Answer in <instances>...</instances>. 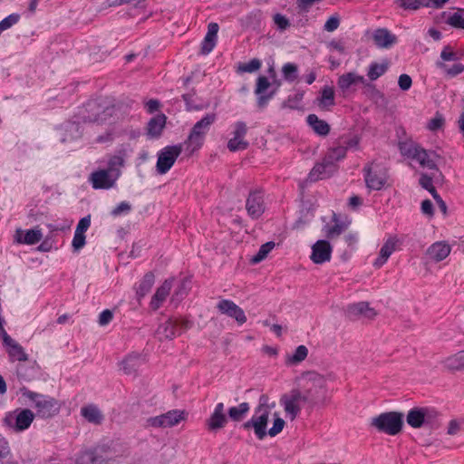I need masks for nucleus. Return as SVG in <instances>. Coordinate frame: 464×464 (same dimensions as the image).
Wrapping results in <instances>:
<instances>
[{"label": "nucleus", "instance_id": "obj_1", "mask_svg": "<svg viewBox=\"0 0 464 464\" xmlns=\"http://www.w3.org/2000/svg\"><path fill=\"white\" fill-rule=\"evenodd\" d=\"M270 399L267 394H261L258 399V405L255 408L254 414L250 420L243 424L245 430L253 429L256 436L259 440H263L267 434L275 437L279 434L284 427L285 420L279 416L277 412H274L273 426L267 430V423L271 415L272 410L275 408V402L270 403Z\"/></svg>", "mask_w": 464, "mask_h": 464}, {"label": "nucleus", "instance_id": "obj_2", "mask_svg": "<svg viewBox=\"0 0 464 464\" xmlns=\"http://www.w3.org/2000/svg\"><path fill=\"white\" fill-rule=\"evenodd\" d=\"M306 380L311 384V387L304 393L299 390H293L290 393L283 395L280 400L281 405L291 420H294L298 416L304 403H309L311 406L315 405L316 401L312 387H314L315 390L325 387L324 377L317 372H308Z\"/></svg>", "mask_w": 464, "mask_h": 464}, {"label": "nucleus", "instance_id": "obj_3", "mask_svg": "<svg viewBox=\"0 0 464 464\" xmlns=\"http://www.w3.org/2000/svg\"><path fill=\"white\" fill-rule=\"evenodd\" d=\"M124 164L125 153L119 151L109 158L107 169L95 170L90 175L89 182L94 189H110L115 187Z\"/></svg>", "mask_w": 464, "mask_h": 464}, {"label": "nucleus", "instance_id": "obj_4", "mask_svg": "<svg viewBox=\"0 0 464 464\" xmlns=\"http://www.w3.org/2000/svg\"><path fill=\"white\" fill-rule=\"evenodd\" d=\"M347 148L339 146L330 149L321 162L316 163L311 169L308 179L310 181H317L327 179L338 169L337 162L346 156Z\"/></svg>", "mask_w": 464, "mask_h": 464}, {"label": "nucleus", "instance_id": "obj_5", "mask_svg": "<svg viewBox=\"0 0 464 464\" xmlns=\"http://www.w3.org/2000/svg\"><path fill=\"white\" fill-rule=\"evenodd\" d=\"M371 426L388 435H397L403 426V414L397 411L381 413L371 420Z\"/></svg>", "mask_w": 464, "mask_h": 464}, {"label": "nucleus", "instance_id": "obj_6", "mask_svg": "<svg viewBox=\"0 0 464 464\" xmlns=\"http://www.w3.org/2000/svg\"><path fill=\"white\" fill-rule=\"evenodd\" d=\"M216 121V113L210 112L207 113L194 124L186 141L188 146L191 148V151H195L202 147L207 133Z\"/></svg>", "mask_w": 464, "mask_h": 464}, {"label": "nucleus", "instance_id": "obj_7", "mask_svg": "<svg viewBox=\"0 0 464 464\" xmlns=\"http://www.w3.org/2000/svg\"><path fill=\"white\" fill-rule=\"evenodd\" d=\"M22 392L24 397L33 401L34 407L35 408L39 417L50 418L58 412L59 406L55 399L26 389Z\"/></svg>", "mask_w": 464, "mask_h": 464}, {"label": "nucleus", "instance_id": "obj_8", "mask_svg": "<svg viewBox=\"0 0 464 464\" xmlns=\"http://www.w3.org/2000/svg\"><path fill=\"white\" fill-rule=\"evenodd\" d=\"M439 412L431 407H415L408 411L406 416L407 423L419 429L422 426H432L436 423Z\"/></svg>", "mask_w": 464, "mask_h": 464}, {"label": "nucleus", "instance_id": "obj_9", "mask_svg": "<svg viewBox=\"0 0 464 464\" xmlns=\"http://www.w3.org/2000/svg\"><path fill=\"white\" fill-rule=\"evenodd\" d=\"M366 187L371 190H381L387 181V172L381 164L371 162L363 169Z\"/></svg>", "mask_w": 464, "mask_h": 464}, {"label": "nucleus", "instance_id": "obj_10", "mask_svg": "<svg viewBox=\"0 0 464 464\" xmlns=\"http://www.w3.org/2000/svg\"><path fill=\"white\" fill-rule=\"evenodd\" d=\"M34 413L29 409H17L6 415L5 422L15 431H23L30 427Z\"/></svg>", "mask_w": 464, "mask_h": 464}, {"label": "nucleus", "instance_id": "obj_11", "mask_svg": "<svg viewBox=\"0 0 464 464\" xmlns=\"http://www.w3.org/2000/svg\"><path fill=\"white\" fill-rule=\"evenodd\" d=\"M182 151L181 145L167 146L158 154L156 169L158 173H167Z\"/></svg>", "mask_w": 464, "mask_h": 464}, {"label": "nucleus", "instance_id": "obj_12", "mask_svg": "<svg viewBox=\"0 0 464 464\" xmlns=\"http://www.w3.org/2000/svg\"><path fill=\"white\" fill-rule=\"evenodd\" d=\"M184 411H169L164 414L150 417L147 420V426L153 428H170L186 419Z\"/></svg>", "mask_w": 464, "mask_h": 464}, {"label": "nucleus", "instance_id": "obj_13", "mask_svg": "<svg viewBox=\"0 0 464 464\" xmlns=\"http://www.w3.org/2000/svg\"><path fill=\"white\" fill-rule=\"evenodd\" d=\"M88 108L90 111L93 112L92 115H89L87 117L89 121L99 123H113L114 120H111V118H118L117 115L119 109L115 106L106 107L101 110V107L97 103L92 102L88 104Z\"/></svg>", "mask_w": 464, "mask_h": 464}, {"label": "nucleus", "instance_id": "obj_14", "mask_svg": "<svg viewBox=\"0 0 464 464\" xmlns=\"http://www.w3.org/2000/svg\"><path fill=\"white\" fill-rule=\"evenodd\" d=\"M188 324V321L179 322L177 319H169L159 326L157 334L160 339H172L180 334L183 329H187Z\"/></svg>", "mask_w": 464, "mask_h": 464}, {"label": "nucleus", "instance_id": "obj_15", "mask_svg": "<svg viewBox=\"0 0 464 464\" xmlns=\"http://www.w3.org/2000/svg\"><path fill=\"white\" fill-rule=\"evenodd\" d=\"M217 308L221 314L235 319L240 325L246 322L244 310L231 300H220L217 304Z\"/></svg>", "mask_w": 464, "mask_h": 464}, {"label": "nucleus", "instance_id": "obj_16", "mask_svg": "<svg viewBox=\"0 0 464 464\" xmlns=\"http://www.w3.org/2000/svg\"><path fill=\"white\" fill-rule=\"evenodd\" d=\"M0 335L11 361L25 362L28 360V355L24 348L9 336L5 330H3Z\"/></svg>", "mask_w": 464, "mask_h": 464}, {"label": "nucleus", "instance_id": "obj_17", "mask_svg": "<svg viewBox=\"0 0 464 464\" xmlns=\"http://www.w3.org/2000/svg\"><path fill=\"white\" fill-rule=\"evenodd\" d=\"M246 208L247 214L253 218L256 219L265 212L264 195L261 190H254L250 192L246 202Z\"/></svg>", "mask_w": 464, "mask_h": 464}, {"label": "nucleus", "instance_id": "obj_18", "mask_svg": "<svg viewBox=\"0 0 464 464\" xmlns=\"http://www.w3.org/2000/svg\"><path fill=\"white\" fill-rule=\"evenodd\" d=\"M346 313L351 319L372 320L377 312L367 302H359L347 306Z\"/></svg>", "mask_w": 464, "mask_h": 464}, {"label": "nucleus", "instance_id": "obj_19", "mask_svg": "<svg viewBox=\"0 0 464 464\" xmlns=\"http://www.w3.org/2000/svg\"><path fill=\"white\" fill-rule=\"evenodd\" d=\"M246 130V123L243 121L236 122L233 131L234 137L227 142V148L230 151L243 150L247 148L248 142L245 140Z\"/></svg>", "mask_w": 464, "mask_h": 464}, {"label": "nucleus", "instance_id": "obj_20", "mask_svg": "<svg viewBox=\"0 0 464 464\" xmlns=\"http://www.w3.org/2000/svg\"><path fill=\"white\" fill-rule=\"evenodd\" d=\"M332 246L327 240H318L312 246L311 260L321 265L331 260Z\"/></svg>", "mask_w": 464, "mask_h": 464}, {"label": "nucleus", "instance_id": "obj_21", "mask_svg": "<svg viewBox=\"0 0 464 464\" xmlns=\"http://www.w3.org/2000/svg\"><path fill=\"white\" fill-rule=\"evenodd\" d=\"M227 423V417L225 413V405L223 402H218L209 418L206 420L207 428L210 431H217L223 429Z\"/></svg>", "mask_w": 464, "mask_h": 464}, {"label": "nucleus", "instance_id": "obj_22", "mask_svg": "<svg viewBox=\"0 0 464 464\" xmlns=\"http://www.w3.org/2000/svg\"><path fill=\"white\" fill-rule=\"evenodd\" d=\"M80 414L86 422L93 426H100L105 420V415L102 411L93 403L83 405L80 410Z\"/></svg>", "mask_w": 464, "mask_h": 464}, {"label": "nucleus", "instance_id": "obj_23", "mask_svg": "<svg viewBox=\"0 0 464 464\" xmlns=\"http://www.w3.org/2000/svg\"><path fill=\"white\" fill-rule=\"evenodd\" d=\"M450 252L451 246L448 242L437 241L427 248L426 255L430 260L434 262H440L446 259Z\"/></svg>", "mask_w": 464, "mask_h": 464}, {"label": "nucleus", "instance_id": "obj_24", "mask_svg": "<svg viewBox=\"0 0 464 464\" xmlns=\"http://www.w3.org/2000/svg\"><path fill=\"white\" fill-rule=\"evenodd\" d=\"M398 244L396 237H389L382 246L379 253V256L373 262V266L377 268L382 267L395 251Z\"/></svg>", "mask_w": 464, "mask_h": 464}, {"label": "nucleus", "instance_id": "obj_25", "mask_svg": "<svg viewBox=\"0 0 464 464\" xmlns=\"http://www.w3.org/2000/svg\"><path fill=\"white\" fill-rule=\"evenodd\" d=\"M142 362L141 355L132 353L120 362V369L127 375L136 374Z\"/></svg>", "mask_w": 464, "mask_h": 464}, {"label": "nucleus", "instance_id": "obj_26", "mask_svg": "<svg viewBox=\"0 0 464 464\" xmlns=\"http://www.w3.org/2000/svg\"><path fill=\"white\" fill-rule=\"evenodd\" d=\"M219 26L217 23L208 25L207 34L201 43V53L208 54L216 46Z\"/></svg>", "mask_w": 464, "mask_h": 464}, {"label": "nucleus", "instance_id": "obj_27", "mask_svg": "<svg viewBox=\"0 0 464 464\" xmlns=\"http://www.w3.org/2000/svg\"><path fill=\"white\" fill-rule=\"evenodd\" d=\"M173 284V279H167L163 284L156 290V293L152 296L150 306L153 310H157L160 307L162 303L166 300L169 295Z\"/></svg>", "mask_w": 464, "mask_h": 464}, {"label": "nucleus", "instance_id": "obj_28", "mask_svg": "<svg viewBox=\"0 0 464 464\" xmlns=\"http://www.w3.org/2000/svg\"><path fill=\"white\" fill-rule=\"evenodd\" d=\"M441 363L450 372L464 371V350L446 357Z\"/></svg>", "mask_w": 464, "mask_h": 464}, {"label": "nucleus", "instance_id": "obj_29", "mask_svg": "<svg viewBox=\"0 0 464 464\" xmlns=\"http://www.w3.org/2000/svg\"><path fill=\"white\" fill-rule=\"evenodd\" d=\"M373 41L380 48H390L396 43V36L386 28H379L373 33Z\"/></svg>", "mask_w": 464, "mask_h": 464}, {"label": "nucleus", "instance_id": "obj_30", "mask_svg": "<svg viewBox=\"0 0 464 464\" xmlns=\"http://www.w3.org/2000/svg\"><path fill=\"white\" fill-rule=\"evenodd\" d=\"M95 452L99 459L102 460L101 464H113L116 462L119 455L116 453L114 447L111 444H103L95 448Z\"/></svg>", "mask_w": 464, "mask_h": 464}, {"label": "nucleus", "instance_id": "obj_31", "mask_svg": "<svg viewBox=\"0 0 464 464\" xmlns=\"http://www.w3.org/2000/svg\"><path fill=\"white\" fill-rule=\"evenodd\" d=\"M436 158L438 155L433 151H427L421 148L417 151L413 160H416L420 165L423 168H427L430 169H436Z\"/></svg>", "mask_w": 464, "mask_h": 464}, {"label": "nucleus", "instance_id": "obj_32", "mask_svg": "<svg viewBox=\"0 0 464 464\" xmlns=\"http://www.w3.org/2000/svg\"><path fill=\"white\" fill-rule=\"evenodd\" d=\"M318 106L322 110H329L335 104L334 90L331 86H324L321 91V95L317 98Z\"/></svg>", "mask_w": 464, "mask_h": 464}, {"label": "nucleus", "instance_id": "obj_33", "mask_svg": "<svg viewBox=\"0 0 464 464\" xmlns=\"http://www.w3.org/2000/svg\"><path fill=\"white\" fill-rule=\"evenodd\" d=\"M23 231L21 229L16 230V241L20 244L34 245L38 243L43 234L40 229H29L25 232L24 237H22Z\"/></svg>", "mask_w": 464, "mask_h": 464}, {"label": "nucleus", "instance_id": "obj_34", "mask_svg": "<svg viewBox=\"0 0 464 464\" xmlns=\"http://www.w3.org/2000/svg\"><path fill=\"white\" fill-rule=\"evenodd\" d=\"M306 121L315 133L321 136H326L330 131L329 124L320 120L315 114H309Z\"/></svg>", "mask_w": 464, "mask_h": 464}, {"label": "nucleus", "instance_id": "obj_35", "mask_svg": "<svg viewBox=\"0 0 464 464\" xmlns=\"http://www.w3.org/2000/svg\"><path fill=\"white\" fill-rule=\"evenodd\" d=\"M166 118L164 115H158L150 119L148 123V135L150 137H159L165 126Z\"/></svg>", "mask_w": 464, "mask_h": 464}, {"label": "nucleus", "instance_id": "obj_36", "mask_svg": "<svg viewBox=\"0 0 464 464\" xmlns=\"http://www.w3.org/2000/svg\"><path fill=\"white\" fill-rule=\"evenodd\" d=\"M365 80L363 76L357 75L354 72H348L343 74L338 79V86L343 91L348 90L353 84L357 82L364 83Z\"/></svg>", "mask_w": 464, "mask_h": 464}, {"label": "nucleus", "instance_id": "obj_37", "mask_svg": "<svg viewBox=\"0 0 464 464\" xmlns=\"http://www.w3.org/2000/svg\"><path fill=\"white\" fill-rule=\"evenodd\" d=\"M308 355V349L304 345H299L296 347L295 352L291 354H287L285 357V363L287 365H296L303 361L305 360V358Z\"/></svg>", "mask_w": 464, "mask_h": 464}, {"label": "nucleus", "instance_id": "obj_38", "mask_svg": "<svg viewBox=\"0 0 464 464\" xmlns=\"http://www.w3.org/2000/svg\"><path fill=\"white\" fill-rule=\"evenodd\" d=\"M250 406L247 402H242L237 406H233L228 409V417L233 421H241L246 414L249 411Z\"/></svg>", "mask_w": 464, "mask_h": 464}, {"label": "nucleus", "instance_id": "obj_39", "mask_svg": "<svg viewBox=\"0 0 464 464\" xmlns=\"http://www.w3.org/2000/svg\"><path fill=\"white\" fill-rule=\"evenodd\" d=\"M263 19V13L259 9L253 10L242 19V24L246 27L256 28L260 25Z\"/></svg>", "mask_w": 464, "mask_h": 464}, {"label": "nucleus", "instance_id": "obj_40", "mask_svg": "<svg viewBox=\"0 0 464 464\" xmlns=\"http://www.w3.org/2000/svg\"><path fill=\"white\" fill-rule=\"evenodd\" d=\"M155 281L154 275L152 273H147L142 280L140 282L139 286L137 288V295L139 297L145 296L150 290L151 289Z\"/></svg>", "mask_w": 464, "mask_h": 464}, {"label": "nucleus", "instance_id": "obj_41", "mask_svg": "<svg viewBox=\"0 0 464 464\" xmlns=\"http://www.w3.org/2000/svg\"><path fill=\"white\" fill-rule=\"evenodd\" d=\"M102 460L97 457L95 449L84 450L76 459L75 464H101Z\"/></svg>", "mask_w": 464, "mask_h": 464}, {"label": "nucleus", "instance_id": "obj_42", "mask_svg": "<svg viewBox=\"0 0 464 464\" xmlns=\"http://www.w3.org/2000/svg\"><path fill=\"white\" fill-rule=\"evenodd\" d=\"M395 4L405 10H418L421 6L429 7L427 0H396Z\"/></svg>", "mask_w": 464, "mask_h": 464}, {"label": "nucleus", "instance_id": "obj_43", "mask_svg": "<svg viewBox=\"0 0 464 464\" xmlns=\"http://www.w3.org/2000/svg\"><path fill=\"white\" fill-rule=\"evenodd\" d=\"M387 70H388L387 63H373L370 65L367 75L370 78V80L375 81L379 77L383 75Z\"/></svg>", "mask_w": 464, "mask_h": 464}, {"label": "nucleus", "instance_id": "obj_44", "mask_svg": "<svg viewBox=\"0 0 464 464\" xmlns=\"http://www.w3.org/2000/svg\"><path fill=\"white\" fill-rule=\"evenodd\" d=\"M399 149L403 156L413 159L420 147L411 141H403L399 143Z\"/></svg>", "mask_w": 464, "mask_h": 464}, {"label": "nucleus", "instance_id": "obj_45", "mask_svg": "<svg viewBox=\"0 0 464 464\" xmlns=\"http://www.w3.org/2000/svg\"><path fill=\"white\" fill-rule=\"evenodd\" d=\"M348 227V223L335 221L333 227H327L325 235L328 238L333 239L340 236Z\"/></svg>", "mask_w": 464, "mask_h": 464}, {"label": "nucleus", "instance_id": "obj_46", "mask_svg": "<svg viewBox=\"0 0 464 464\" xmlns=\"http://www.w3.org/2000/svg\"><path fill=\"white\" fill-rule=\"evenodd\" d=\"M447 24L455 28L464 29V10H459L449 15Z\"/></svg>", "mask_w": 464, "mask_h": 464}, {"label": "nucleus", "instance_id": "obj_47", "mask_svg": "<svg viewBox=\"0 0 464 464\" xmlns=\"http://www.w3.org/2000/svg\"><path fill=\"white\" fill-rule=\"evenodd\" d=\"M274 246H275L274 242H267V243L262 245L261 247L259 248L257 254L252 257L251 262L253 264H257V263L261 262L262 260H264L266 257V256L268 255V253L274 248Z\"/></svg>", "mask_w": 464, "mask_h": 464}, {"label": "nucleus", "instance_id": "obj_48", "mask_svg": "<svg viewBox=\"0 0 464 464\" xmlns=\"http://www.w3.org/2000/svg\"><path fill=\"white\" fill-rule=\"evenodd\" d=\"M437 66L442 69L450 77L457 76L464 71V65L462 63H455L451 67H449L444 63L438 62Z\"/></svg>", "mask_w": 464, "mask_h": 464}, {"label": "nucleus", "instance_id": "obj_49", "mask_svg": "<svg viewBox=\"0 0 464 464\" xmlns=\"http://www.w3.org/2000/svg\"><path fill=\"white\" fill-rule=\"evenodd\" d=\"M297 66L291 63H287L282 67L283 76L288 82H294L297 78Z\"/></svg>", "mask_w": 464, "mask_h": 464}, {"label": "nucleus", "instance_id": "obj_50", "mask_svg": "<svg viewBox=\"0 0 464 464\" xmlns=\"http://www.w3.org/2000/svg\"><path fill=\"white\" fill-rule=\"evenodd\" d=\"M261 67L260 60L254 58L248 63H240L237 67L239 72H254L259 70Z\"/></svg>", "mask_w": 464, "mask_h": 464}, {"label": "nucleus", "instance_id": "obj_51", "mask_svg": "<svg viewBox=\"0 0 464 464\" xmlns=\"http://www.w3.org/2000/svg\"><path fill=\"white\" fill-rule=\"evenodd\" d=\"M341 23V18L338 14H334L331 15L325 22L324 25V30L326 32H334L335 31Z\"/></svg>", "mask_w": 464, "mask_h": 464}, {"label": "nucleus", "instance_id": "obj_52", "mask_svg": "<svg viewBox=\"0 0 464 464\" xmlns=\"http://www.w3.org/2000/svg\"><path fill=\"white\" fill-rule=\"evenodd\" d=\"M420 184L423 188L427 189L432 197L434 196V192H437L433 186L432 177L427 174H421L420 178Z\"/></svg>", "mask_w": 464, "mask_h": 464}, {"label": "nucleus", "instance_id": "obj_53", "mask_svg": "<svg viewBox=\"0 0 464 464\" xmlns=\"http://www.w3.org/2000/svg\"><path fill=\"white\" fill-rule=\"evenodd\" d=\"M273 20L277 29L280 31H285L290 26L289 20L281 14H276Z\"/></svg>", "mask_w": 464, "mask_h": 464}, {"label": "nucleus", "instance_id": "obj_54", "mask_svg": "<svg viewBox=\"0 0 464 464\" xmlns=\"http://www.w3.org/2000/svg\"><path fill=\"white\" fill-rule=\"evenodd\" d=\"M444 118L441 114L437 113L428 123V129L431 131L441 129L444 125Z\"/></svg>", "mask_w": 464, "mask_h": 464}, {"label": "nucleus", "instance_id": "obj_55", "mask_svg": "<svg viewBox=\"0 0 464 464\" xmlns=\"http://www.w3.org/2000/svg\"><path fill=\"white\" fill-rule=\"evenodd\" d=\"M19 20V15L16 14H12L3 19L0 22V32L7 30L8 28L12 27L14 24H15Z\"/></svg>", "mask_w": 464, "mask_h": 464}, {"label": "nucleus", "instance_id": "obj_56", "mask_svg": "<svg viewBox=\"0 0 464 464\" xmlns=\"http://www.w3.org/2000/svg\"><path fill=\"white\" fill-rule=\"evenodd\" d=\"M193 96H194V92L193 93H185L182 95V98H183L184 102H186L188 111H192V110L201 111V110L207 108V105H195L192 101Z\"/></svg>", "mask_w": 464, "mask_h": 464}, {"label": "nucleus", "instance_id": "obj_57", "mask_svg": "<svg viewBox=\"0 0 464 464\" xmlns=\"http://www.w3.org/2000/svg\"><path fill=\"white\" fill-rule=\"evenodd\" d=\"M270 86V82L268 79L265 76H259L256 81V87L255 90V93L260 95L264 93L268 87Z\"/></svg>", "mask_w": 464, "mask_h": 464}, {"label": "nucleus", "instance_id": "obj_58", "mask_svg": "<svg viewBox=\"0 0 464 464\" xmlns=\"http://www.w3.org/2000/svg\"><path fill=\"white\" fill-rule=\"evenodd\" d=\"M85 245V235L74 232L72 246L75 251L80 250Z\"/></svg>", "mask_w": 464, "mask_h": 464}, {"label": "nucleus", "instance_id": "obj_59", "mask_svg": "<svg viewBox=\"0 0 464 464\" xmlns=\"http://www.w3.org/2000/svg\"><path fill=\"white\" fill-rule=\"evenodd\" d=\"M130 209H131L130 204L126 201H122L115 208H113L111 210V215L114 217H117L123 213L130 212Z\"/></svg>", "mask_w": 464, "mask_h": 464}, {"label": "nucleus", "instance_id": "obj_60", "mask_svg": "<svg viewBox=\"0 0 464 464\" xmlns=\"http://www.w3.org/2000/svg\"><path fill=\"white\" fill-rule=\"evenodd\" d=\"M16 372L18 378L24 382H29L34 378V375L28 372V370L24 365L17 366Z\"/></svg>", "mask_w": 464, "mask_h": 464}, {"label": "nucleus", "instance_id": "obj_61", "mask_svg": "<svg viewBox=\"0 0 464 464\" xmlns=\"http://www.w3.org/2000/svg\"><path fill=\"white\" fill-rule=\"evenodd\" d=\"M90 225H91V217L90 216L84 217L79 221V223L76 227L75 232L84 235V233L89 228Z\"/></svg>", "mask_w": 464, "mask_h": 464}, {"label": "nucleus", "instance_id": "obj_62", "mask_svg": "<svg viewBox=\"0 0 464 464\" xmlns=\"http://www.w3.org/2000/svg\"><path fill=\"white\" fill-rule=\"evenodd\" d=\"M113 318V314L111 310H104L99 315V324L102 326L107 325Z\"/></svg>", "mask_w": 464, "mask_h": 464}, {"label": "nucleus", "instance_id": "obj_63", "mask_svg": "<svg viewBox=\"0 0 464 464\" xmlns=\"http://www.w3.org/2000/svg\"><path fill=\"white\" fill-rule=\"evenodd\" d=\"M398 84L402 91H407L412 84L411 78L408 74H401L399 77Z\"/></svg>", "mask_w": 464, "mask_h": 464}, {"label": "nucleus", "instance_id": "obj_64", "mask_svg": "<svg viewBox=\"0 0 464 464\" xmlns=\"http://www.w3.org/2000/svg\"><path fill=\"white\" fill-rule=\"evenodd\" d=\"M440 58L443 61H455L457 60V53H454L450 46H446L440 53Z\"/></svg>", "mask_w": 464, "mask_h": 464}]
</instances>
